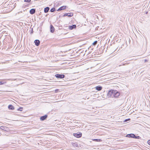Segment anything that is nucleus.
Wrapping results in <instances>:
<instances>
[{
	"label": "nucleus",
	"mask_w": 150,
	"mask_h": 150,
	"mask_svg": "<svg viewBox=\"0 0 150 150\" xmlns=\"http://www.w3.org/2000/svg\"><path fill=\"white\" fill-rule=\"evenodd\" d=\"M128 63H124L122 65H127L128 64Z\"/></svg>",
	"instance_id": "393cba45"
},
{
	"label": "nucleus",
	"mask_w": 150,
	"mask_h": 150,
	"mask_svg": "<svg viewBox=\"0 0 150 150\" xmlns=\"http://www.w3.org/2000/svg\"><path fill=\"white\" fill-rule=\"evenodd\" d=\"M144 61H145V62H146L147 61V60L146 59H145Z\"/></svg>",
	"instance_id": "cd10ccee"
},
{
	"label": "nucleus",
	"mask_w": 150,
	"mask_h": 150,
	"mask_svg": "<svg viewBox=\"0 0 150 150\" xmlns=\"http://www.w3.org/2000/svg\"><path fill=\"white\" fill-rule=\"evenodd\" d=\"M31 0H25L24 1L27 2H30L31 1Z\"/></svg>",
	"instance_id": "5701e85b"
},
{
	"label": "nucleus",
	"mask_w": 150,
	"mask_h": 150,
	"mask_svg": "<svg viewBox=\"0 0 150 150\" xmlns=\"http://www.w3.org/2000/svg\"><path fill=\"white\" fill-rule=\"evenodd\" d=\"M148 144L150 145V140H148L147 142Z\"/></svg>",
	"instance_id": "a878e982"
},
{
	"label": "nucleus",
	"mask_w": 150,
	"mask_h": 150,
	"mask_svg": "<svg viewBox=\"0 0 150 150\" xmlns=\"http://www.w3.org/2000/svg\"><path fill=\"white\" fill-rule=\"evenodd\" d=\"M23 108L22 107H20L18 109V110L20 111H22L23 110Z\"/></svg>",
	"instance_id": "aec40b11"
},
{
	"label": "nucleus",
	"mask_w": 150,
	"mask_h": 150,
	"mask_svg": "<svg viewBox=\"0 0 150 150\" xmlns=\"http://www.w3.org/2000/svg\"><path fill=\"white\" fill-rule=\"evenodd\" d=\"M32 30H31V32H30V33H31V34H32V33H33V28H32Z\"/></svg>",
	"instance_id": "bb28decb"
},
{
	"label": "nucleus",
	"mask_w": 150,
	"mask_h": 150,
	"mask_svg": "<svg viewBox=\"0 0 150 150\" xmlns=\"http://www.w3.org/2000/svg\"><path fill=\"white\" fill-rule=\"evenodd\" d=\"M113 97L117 98L120 95V93L116 90H114V91Z\"/></svg>",
	"instance_id": "7ed1b4c3"
},
{
	"label": "nucleus",
	"mask_w": 150,
	"mask_h": 150,
	"mask_svg": "<svg viewBox=\"0 0 150 150\" xmlns=\"http://www.w3.org/2000/svg\"><path fill=\"white\" fill-rule=\"evenodd\" d=\"M76 27V25H69V28L70 30L73 29L74 28H75Z\"/></svg>",
	"instance_id": "1a4fd4ad"
},
{
	"label": "nucleus",
	"mask_w": 150,
	"mask_h": 150,
	"mask_svg": "<svg viewBox=\"0 0 150 150\" xmlns=\"http://www.w3.org/2000/svg\"><path fill=\"white\" fill-rule=\"evenodd\" d=\"M6 83V82H4L3 81H1L0 82V85H2Z\"/></svg>",
	"instance_id": "4be33fe9"
},
{
	"label": "nucleus",
	"mask_w": 150,
	"mask_h": 150,
	"mask_svg": "<svg viewBox=\"0 0 150 150\" xmlns=\"http://www.w3.org/2000/svg\"><path fill=\"white\" fill-rule=\"evenodd\" d=\"M121 66V65H119V66Z\"/></svg>",
	"instance_id": "c756f323"
},
{
	"label": "nucleus",
	"mask_w": 150,
	"mask_h": 150,
	"mask_svg": "<svg viewBox=\"0 0 150 150\" xmlns=\"http://www.w3.org/2000/svg\"><path fill=\"white\" fill-rule=\"evenodd\" d=\"M47 117V115H45L44 116H42L40 117V120L42 121H43L46 119Z\"/></svg>",
	"instance_id": "423d86ee"
},
{
	"label": "nucleus",
	"mask_w": 150,
	"mask_h": 150,
	"mask_svg": "<svg viewBox=\"0 0 150 150\" xmlns=\"http://www.w3.org/2000/svg\"><path fill=\"white\" fill-rule=\"evenodd\" d=\"M73 145L75 147H79L78 144L77 143H73Z\"/></svg>",
	"instance_id": "f3484780"
},
{
	"label": "nucleus",
	"mask_w": 150,
	"mask_h": 150,
	"mask_svg": "<svg viewBox=\"0 0 150 150\" xmlns=\"http://www.w3.org/2000/svg\"><path fill=\"white\" fill-rule=\"evenodd\" d=\"M66 6H63L61 7L57 10V11H60L66 9Z\"/></svg>",
	"instance_id": "9b49d317"
},
{
	"label": "nucleus",
	"mask_w": 150,
	"mask_h": 150,
	"mask_svg": "<svg viewBox=\"0 0 150 150\" xmlns=\"http://www.w3.org/2000/svg\"><path fill=\"white\" fill-rule=\"evenodd\" d=\"M92 140L94 141L97 142H101L102 141V140L101 139H93Z\"/></svg>",
	"instance_id": "dca6fc26"
},
{
	"label": "nucleus",
	"mask_w": 150,
	"mask_h": 150,
	"mask_svg": "<svg viewBox=\"0 0 150 150\" xmlns=\"http://www.w3.org/2000/svg\"><path fill=\"white\" fill-rule=\"evenodd\" d=\"M130 120V119H125L124 122H127L128 120Z\"/></svg>",
	"instance_id": "b1692460"
},
{
	"label": "nucleus",
	"mask_w": 150,
	"mask_h": 150,
	"mask_svg": "<svg viewBox=\"0 0 150 150\" xmlns=\"http://www.w3.org/2000/svg\"><path fill=\"white\" fill-rule=\"evenodd\" d=\"M55 76L57 78L62 79L64 78V74H57L55 75Z\"/></svg>",
	"instance_id": "20e7f679"
},
{
	"label": "nucleus",
	"mask_w": 150,
	"mask_h": 150,
	"mask_svg": "<svg viewBox=\"0 0 150 150\" xmlns=\"http://www.w3.org/2000/svg\"><path fill=\"white\" fill-rule=\"evenodd\" d=\"M0 128L1 129L4 130H5V128L6 127H4V126H1L0 127Z\"/></svg>",
	"instance_id": "6ab92c4d"
},
{
	"label": "nucleus",
	"mask_w": 150,
	"mask_h": 150,
	"mask_svg": "<svg viewBox=\"0 0 150 150\" xmlns=\"http://www.w3.org/2000/svg\"><path fill=\"white\" fill-rule=\"evenodd\" d=\"M8 108L9 110H13L14 109V107L11 105H8Z\"/></svg>",
	"instance_id": "2eb2a0df"
},
{
	"label": "nucleus",
	"mask_w": 150,
	"mask_h": 150,
	"mask_svg": "<svg viewBox=\"0 0 150 150\" xmlns=\"http://www.w3.org/2000/svg\"><path fill=\"white\" fill-rule=\"evenodd\" d=\"M55 10V8H53L50 9V11L51 12H54Z\"/></svg>",
	"instance_id": "a211bd4d"
},
{
	"label": "nucleus",
	"mask_w": 150,
	"mask_h": 150,
	"mask_svg": "<svg viewBox=\"0 0 150 150\" xmlns=\"http://www.w3.org/2000/svg\"><path fill=\"white\" fill-rule=\"evenodd\" d=\"M126 137H131L132 138L137 139H140L141 138V137H140L139 136H136L133 134H127L126 135Z\"/></svg>",
	"instance_id": "f03ea898"
},
{
	"label": "nucleus",
	"mask_w": 150,
	"mask_h": 150,
	"mask_svg": "<svg viewBox=\"0 0 150 150\" xmlns=\"http://www.w3.org/2000/svg\"><path fill=\"white\" fill-rule=\"evenodd\" d=\"M35 9L34 8H32L30 11V13L31 14H33L35 12Z\"/></svg>",
	"instance_id": "6e6552de"
},
{
	"label": "nucleus",
	"mask_w": 150,
	"mask_h": 150,
	"mask_svg": "<svg viewBox=\"0 0 150 150\" xmlns=\"http://www.w3.org/2000/svg\"><path fill=\"white\" fill-rule=\"evenodd\" d=\"M50 32L53 33L54 31V28L52 25H51L50 26Z\"/></svg>",
	"instance_id": "f8f14e48"
},
{
	"label": "nucleus",
	"mask_w": 150,
	"mask_h": 150,
	"mask_svg": "<svg viewBox=\"0 0 150 150\" xmlns=\"http://www.w3.org/2000/svg\"><path fill=\"white\" fill-rule=\"evenodd\" d=\"M50 10V8L48 7H47L44 8V12L45 13H47Z\"/></svg>",
	"instance_id": "ddd939ff"
},
{
	"label": "nucleus",
	"mask_w": 150,
	"mask_h": 150,
	"mask_svg": "<svg viewBox=\"0 0 150 150\" xmlns=\"http://www.w3.org/2000/svg\"><path fill=\"white\" fill-rule=\"evenodd\" d=\"M16 4H14V5H15V6H14V8L15 7V6H16Z\"/></svg>",
	"instance_id": "c85d7f7f"
},
{
	"label": "nucleus",
	"mask_w": 150,
	"mask_h": 150,
	"mask_svg": "<svg viewBox=\"0 0 150 150\" xmlns=\"http://www.w3.org/2000/svg\"><path fill=\"white\" fill-rule=\"evenodd\" d=\"M114 90H110L108 91L107 94V97L108 98H113L114 96Z\"/></svg>",
	"instance_id": "f257e3e1"
},
{
	"label": "nucleus",
	"mask_w": 150,
	"mask_h": 150,
	"mask_svg": "<svg viewBox=\"0 0 150 150\" xmlns=\"http://www.w3.org/2000/svg\"><path fill=\"white\" fill-rule=\"evenodd\" d=\"M73 135L76 137L77 138H80L82 136V134L81 133L79 134L77 133H74Z\"/></svg>",
	"instance_id": "0eeeda50"
},
{
	"label": "nucleus",
	"mask_w": 150,
	"mask_h": 150,
	"mask_svg": "<svg viewBox=\"0 0 150 150\" xmlns=\"http://www.w3.org/2000/svg\"><path fill=\"white\" fill-rule=\"evenodd\" d=\"M96 89L98 91H100L102 89V87L101 86H97L96 87Z\"/></svg>",
	"instance_id": "4468645a"
},
{
	"label": "nucleus",
	"mask_w": 150,
	"mask_h": 150,
	"mask_svg": "<svg viewBox=\"0 0 150 150\" xmlns=\"http://www.w3.org/2000/svg\"><path fill=\"white\" fill-rule=\"evenodd\" d=\"M97 41H95L93 43V45H95L97 44Z\"/></svg>",
	"instance_id": "412c9836"
},
{
	"label": "nucleus",
	"mask_w": 150,
	"mask_h": 150,
	"mask_svg": "<svg viewBox=\"0 0 150 150\" xmlns=\"http://www.w3.org/2000/svg\"><path fill=\"white\" fill-rule=\"evenodd\" d=\"M73 14L72 13H68L64 14L63 16V17H65L66 16H67L69 17H71L73 16Z\"/></svg>",
	"instance_id": "39448f33"
},
{
	"label": "nucleus",
	"mask_w": 150,
	"mask_h": 150,
	"mask_svg": "<svg viewBox=\"0 0 150 150\" xmlns=\"http://www.w3.org/2000/svg\"><path fill=\"white\" fill-rule=\"evenodd\" d=\"M35 45L37 46H38L40 44V41L38 40H36L34 41Z\"/></svg>",
	"instance_id": "9d476101"
}]
</instances>
